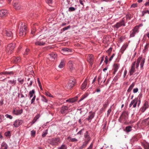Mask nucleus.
<instances>
[{"mask_svg": "<svg viewBox=\"0 0 149 149\" xmlns=\"http://www.w3.org/2000/svg\"><path fill=\"white\" fill-rule=\"evenodd\" d=\"M39 115H37L34 118L33 120L32 121V124L34 123L39 118Z\"/></svg>", "mask_w": 149, "mask_h": 149, "instance_id": "nucleus-36", "label": "nucleus"}, {"mask_svg": "<svg viewBox=\"0 0 149 149\" xmlns=\"http://www.w3.org/2000/svg\"><path fill=\"white\" fill-rule=\"evenodd\" d=\"M57 56V54L52 53L49 55V60L51 61H54Z\"/></svg>", "mask_w": 149, "mask_h": 149, "instance_id": "nucleus-17", "label": "nucleus"}, {"mask_svg": "<svg viewBox=\"0 0 149 149\" xmlns=\"http://www.w3.org/2000/svg\"><path fill=\"white\" fill-rule=\"evenodd\" d=\"M29 95L30 97V99L33 96V97L34 95H35V90H32L30 91L29 93Z\"/></svg>", "mask_w": 149, "mask_h": 149, "instance_id": "nucleus-25", "label": "nucleus"}, {"mask_svg": "<svg viewBox=\"0 0 149 149\" xmlns=\"http://www.w3.org/2000/svg\"><path fill=\"white\" fill-rule=\"evenodd\" d=\"M15 47V44L10 43L6 47V52L9 54H10Z\"/></svg>", "mask_w": 149, "mask_h": 149, "instance_id": "nucleus-6", "label": "nucleus"}, {"mask_svg": "<svg viewBox=\"0 0 149 149\" xmlns=\"http://www.w3.org/2000/svg\"><path fill=\"white\" fill-rule=\"evenodd\" d=\"M139 26H135L132 30V31L130 34V37H133L135 34L139 32Z\"/></svg>", "mask_w": 149, "mask_h": 149, "instance_id": "nucleus-12", "label": "nucleus"}, {"mask_svg": "<svg viewBox=\"0 0 149 149\" xmlns=\"http://www.w3.org/2000/svg\"><path fill=\"white\" fill-rule=\"evenodd\" d=\"M132 17V15L131 14H128L126 16V18L127 19L130 20Z\"/></svg>", "mask_w": 149, "mask_h": 149, "instance_id": "nucleus-43", "label": "nucleus"}, {"mask_svg": "<svg viewBox=\"0 0 149 149\" xmlns=\"http://www.w3.org/2000/svg\"><path fill=\"white\" fill-rule=\"evenodd\" d=\"M145 61V58H142L141 57H139L138 58L136 63V69H138L139 66V64L140 63V67L142 69L144 64Z\"/></svg>", "mask_w": 149, "mask_h": 149, "instance_id": "nucleus-3", "label": "nucleus"}, {"mask_svg": "<svg viewBox=\"0 0 149 149\" xmlns=\"http://www.w3.org/2000/svg\"><path fill=\"white\" fill-rule=\"evenodd\" d=\"M129 113L127 111H124L123 112L119 118V121L121 123H123L127 119Z\"/></svg>", "mask_w": 149, "mask_h": 149, "instance_id": "nucleus-2", "label": "nucleus"}, {"mask_svg": "<svg viewBox=\"0 0 149 149\" xmlns=\"http://www.w3.org/2000/svg\"><path fill=\"white\" fill-rule=\"evenodd\" d=\"M128 46V45L127 43L125 44L122 47L120 51L122 53H123L125 49H126Z\"/></svg>", "mask_w": 149, "mask_h": 149, "instance_id": "nucleus-28", "label": "nucleus"}, {"mask_svg": "<svg viewBox=\"0 0 149 149\" xmlns=\"http://www.w3.org/2000/svg\"><path fill=\"white\" fill-rule=\"evenodd\" d=\"M29 50L28 49H26L25 51L24 52V54L25 55H27L28 54V52H29Z\"/></svg>", "mask_w": 149, "mask_h": 149, "instance_id": "nucleus-61", "label": "nucleus"}, {"mask_svg": "<svg viewBox=\"0 0 149 149\" xmlns=\"http://www.w3.org/2000/svg\"><path fill=\"white\" fill-rule=\"evenodd\" d=\"M70 26H68L65 27L63 29V31H65L66 30H67L68 29H70Z\"/></svg>", "mask_w": 149, "mask_h": 149, "instance_id": "nucleus-57", "label": "nucleus"}, {"mask_svg": "<svg viewBox=\"0 0 149 149\" xmlns=\"http://www.w3.org/2000/svg\"><path fill=\"white\" fill-rule=\"evenodd\" d=\"M22 25V26L20 28L19 34L20 36H24L27 32V27L24 24Z\"/></svg>", "mask_w": 149, "mask_h": 149, "instance_id": "nucleus-4", "label": "nucleus"}, {"mask_svg": "<svg viewBox=\"0 0 149 149\" xmlns=\"http://www.w3.org/2000/svg\"><path fill=\"white\" fill-rule=\"evenodd\" d=\"M138 91V89L137 88H136L133 90V92L134 93H137Z\"/></svg>", "mask_w": 149, "mask_h": 149, "instance_id": "nucleus-60", "label": "nucleus"}, {"mask_svg": "<svg viewBox=\"0 0 149 149\" xmlns=\"http://www.w3.org/2000/svg\"><path fill=\"white\" fill-rule=\"evenodd\" d=\"M22 109H21L20 110L15 109L13 110V113L14 114L16 115H18L21 114L22 112Z\"/></svg>", "mask_w": 149, "mask_h": 149, "instance_id": "nucleus-23", "label": "nucleus"}, {"mask_svg": "<svg viewBox=\"0 0 149 149\" xmlns=\"http://www.w3.org/2000/svg\"><path fill=\"white\" fill-rule=\"evenodd\" d=\"M138 100V98H135L132 101L129 105L130 107L133 105V107H135Z\"/></svg>", "mask_w": 149, "mask_h": 149, "instance_id": "nucleus-14", "label": "nucleus"}, {"mask_svg": "<svg viewBox=\"0 0 149 149\" xmlns=\"http://www.w3.org/2000/svg\"><path fill=\"white\" fill-rule=\"evenodd\" d=\"M61 51L63 54L65 55L67 54H69V52H71L72 51V50L67 48H65L62 49Z\"/></svg>", "mask_w": 149, "mask_h": 149, "instance_id": "nucleus-15", "label": "nucleus"}, {"mask_svg": "<svg viewBox=\"0 0 149 149\" xmlns=\"http://www.w3.org/2000/svg\"><path fill=\"white\" fill-rule=\"evenodd\" d=\"M94 57L93 55L89 54L88 55L87 60L91 65H92L93 62Z\"/></svg>", "mask_w": 149, "mask_h": 149, "instance_id": "nucleus-13", "label": "nucleus"}, {"mask_svg": "<svg viewBox=\"0 0 149 149\" xmlns=\"http://www.w3.org/2000/svg\"><path fill=\"white\" fill-rule=\"evenodd\" d=\"M149 47V43H146V44L144 47V50H146Z\"/></svg>", "mask_w": 149, "mask_h": 149, "instance_id": "nucleus-54", "label": "nucleus"}, {"mask_svg": "<svg viewBox=\"0 0 149 149\" xmlns=\"http://www.w3.org/2000/svg\"><path fill=\"white\" fill-rule=\"evenodd\" d=\"M77 100V98L75 97L72 99H70L66 100L67 102H75Z\"/></svg>", "mask_w": 149, "mask_h": 149, "instance_id": "nucleus-33", "label": "nucleus"}, {"mask_svg": "<svg viewBox=\"0 0 149 149\" xmlns=\"http://www.w3.org/2000/svg\"><path fill=\"white\" fill-rule=\"evenodd\" d=\"M148 102H145L143 106L141 108L140 110L142 112H144L148 108Z\"/></svg>", "mask_w": 149, "mask_h": 149, "instance_id": "nucleus-19", "label": "nucleus"}, {"mask_svg": "<svg viewBox=\"0 0 149 149\" xmlns=\"http://www.w3.org/2000/svg\"><path fill=\"white\" fill-rule=\"evenodd\" d=\"M27 81H28V82H27V84L28 85V86H31L32 84L33 81L32 80H31L30 78H29L28 79Z\"/></svg>", "mask_w": 149, "mask_h": 149, "instance_id": "nucleus-35", "label": "nucleus"}, {"mask_svg": "<svg viewBox=\"0 0 149 149\" xmlns=\"http://www.w3.org/2000/svg\"><path fill=\"white\" fill-rule=\"evenodd\" d=\"M75 82V79L73 77H71L65 86V87L68 89H70L74 86Z\"/></svg>", "mask_w": 149, "mask_h": 149, "instance_id": "nucleus-1", "label": "nucleus"}, {"mask_svg": "<svg viewBox=\"0 0 149 149\" xmlns=\"http://www.w3.org/2000/svg\"><path fill=\"white\" fill-rule=\"evenodd\" d=\"M135 84V83L134 82H133L132 84L130 86L129 88L127 90V92H130L131 90H132L133 88L134 87V85Z\"/></svg>", "mask_w": 149, "mask_h": 149, "instance_id": "nucleus-30", "label": "nucleus"}, {"mask_svg": "<svg viewBox=\"0 0 149 149\" xmlns=\"http://www.w3.org/2000/svg\"><path fill=\"white\" fill-rule=\"evenodd\" d=\"M68 65L70 69H72L73 67L72 62L70 61L68 63Z\"/></svg>", "mask_w": 149, "mask_h": 149, "instance_id": "nucleus-42", "label": "nucleus"}, {"mask_svg": "<svg viewBox=\"0 0 149 149\" xmlns=\"http://www.w3.org/2000/svg\"><path fill=\"white\" fill-rule=\"evenodd\" d=\"M68 109L67 106H63L61 109V112L62 114H64L66 113V111Z\"/></svg>", "mask_w": 149, "mask_h": 149, "instance_id": "nucleus-20", "label": "nucleus"}, {"mask_svg": "<svg viewBox=\"0 0 149 149\" xmlns=\"http://www.w3.org/2000/svg\"><path fill=\"white\" fill-rule=\"evenodd\" d=\"M108 104V103L107 102H105V104H104L103 105V107L104 108V109H105L107 107Z\"/></svg>", "mask_w": 149, "mask_h": 149, "instance_id": "nucleus-52", "label": "nucleus"}, {"mask_svg": "<svg viewBox=\"0 0 149 149\" xmlns=\"http://www.w3.org/2000/svg\"><path fill=\"white\" fill-rule=\"evenodd\" d=\"M87 84V80L86 79L84 80V82L81 85V88L82 89H84L86 87Z\"/></svg>", "mask_w": 149, "mask_h": 149, "instance_id": "nucleus-27", "label": "nucleus"}, {"mask_svg": "<svg viewBox=\"0 0 149 149\" xmlns=\"http://www.w3.org/2000/svg\"><path fill=\"white\" fill-rule=\"evenodd\" d=\"M84 136L85 138V141L84 143H86L87 142V144H88L89 141L90 140V138L88 134V132L87 131H86V132L85 133Z\"/></svg>", "mask_w": 149, "mask_h": 149, "instance_id": "nucleus-18", "label": "nucleus"}, {"mask_svg": "<svg viewBox=\"0 0 149 149\" xmlns=\"http://www.w3.org/2000/svg\"><path fill=\"white\" fill-rule=\"evenodd\" d=\"M145 6H149V0H148V1L145 3Z\"/></svg>", "mask_w": 149, "mask_h": 149, "instance_id": "nucleus-64", "label": "nucleus"}, {"mask_svg": "<svg viewBox=\"0 0 149 149\" xmlns=\"http://www.w3.org/2000/svg\"><path fill=\"white\" fill-rule=\"evenodd\" d=\"M13 6L14 8L16 10H19L21 8L20 4L17 0L13 1Z\"/></svg>", "mask_w": 149, "mask_h": 149, "instance_id": "nucleus-10", "label": "nucleus"}, {"mask_svg": "<svg viewBox=\"0 0 149 149\" xmlns=\"http://www.w3.org/2000/svg\"><path fill=\"white\" fill-rule=\"evenodd\" d=\"M8 82L10 84L12 85V86H13L16 84V81L14 79L10 80L8 81Z\"/></svg>", "mask_w": 149, "mask_h": 149, "instance_id": "nucleus-32", "label": "nucleus"}, {"mask_svg": "<svg viewBox=\"0 0 149 149\" xmlns=\"http://www.w3.org/2000/svg\"><path fill=\"white\" fill-rule=\"evenodd\" d=\"M67 146L64 144L62 145L61 147L58 148V149H67Z\"/></svg>", "mask_w": 149, "mask_h": 149, "instance_id": "nucleus-39", "label": "nucleus"}, {"mask_svg": "<svg viewBox=\"0 0 149 149\" xmlns=\"http://www.w3.org/2000/svg\"><path fill=\"white\" fill-rule=\"evenodd\" d=\"M22 123V121L21 120H17L15 121L13 125L15 127H17Z\"/></svg>", "mask_w": 149, "mask_h": 149, "instance_id": "nucleus-21", "label": "nucleus"}, {"mask_svg": "<svg viewBox=\"0 0 149 149\" xmlns=\"http://www.w3.org/2000/svg\"><path fill=\"white\" fill-rule=\"evenodd\" d=\"M8 13L6 10H0V17H4L8 16Z\"/></svg>", "mask_w": 149, "mask_h": 149, "instance_id": "nucleus-11", "label": "nucleus"}, {"mask_svg": "<svg viewBox=\"0 0 149 149\" xmlns=\"http://www.w3.org/2000/svg\"><path fill=\"white\" fill-rule=\"evenodd\" d=\"M36 131L34 130H33L31 131V135L33 137H34L36 134Z\"/></svg>", "mask_w": 149, "mask_h": 149, "instance_id": "nucleus-48", "label": "nucleus"}, {"mask_svg": "<svg viewBox=\"0 0 149 149\" xmlns=\"http://www.w3.org/2000/svg\"><path fill=\"white\" fill-rule=\"evenodd\" d=\"M4 135L6 136H11L10 132V131L6 132L5 133Z\"/></svg>", "mask_w": 149, "mask_h": 149, "instance_id": "nucleus-46", "label": "nucleus"}, {"mask_svg": "<svg viewBox=\"0 0 149 149\" xmlns=\"http://www.w3.org/2000/svg\"><path fill=\"white\" fill-rule=\"evenodd\" d=\"M45 94L46 95L49 97H52V95L49 92L47 91L45 93Z\"/></svg>", "mask_w": 149, "mask_h": 149, "instance_id": "nucleus-53", "label": "nucleus"}, {"mask_svg": "<svg viewBox=\"0 0 149 149\" xmlns=\"http://www.w3.org/2000/svg\"><path fill=\"white\" fill-rule=\"evenodd\" d=\"M65 65V62L63 60H62L59 65L58 67L60 68H63Z\"/></svg>", "mask_w": 149, "mask_h": 149, "instance_id": "nucleus-29", "label": "nucleus"}, {"mask_svg": "<svg viewBox=\"0 0 149 149\" xmlns=\"http://www.w3.org/2000/svg\"><path fill=\"white\" fill-rule=\"evenodd\" d=\"M125 19L123 18L121 21L117 23L116 24L114 25V27L116 29H118L121 26H125Z\"/></svg>", "mask_w": 149, "mask_h": 149, "instance_id": "nucleus-7", "label": "nucleus"}, {"mask_svg": "<svg viewBox=\"0 0 149 149\" xmlns=\"http://www.w3.org/2000/svg\"><path fill=\"white\" fill-rule=\"evenodd\" d=\"M137 4L136 3H133L132 4L131 6V7H132V8H135L137 6Z\"/></svg>", "mask_w": 149, "mask_h": 149, "instance_id": "nucleus-63", "label": "nucleus"}, {"mask_svg": "<svg viewBox=\"0 0 149 149\" xmlns=\"http://www.w3.org/2000/svg\"><path fill=\"white\" fill-rule=\"evenodd\" d=\"M94 116V114L93 113H91L90 115L88 117L87 119L88 120H90L91 121V120L93 118Z\"/></svg>", "mask_w": 149, "mask_h": 149, "instance_id": "nucleus-37", "label": "nucleus"}, {"mask_svg": "<svg viewBox=\"0 0 149 149\" xmlns=\"http://www.w3.org/2000/svg\"><path fill=\"white\" fill-rule=\"evenodd\" d=\"M47 134V130H46V131L45 132H43V133L42 135V136L43 137H45L46 135Z\"/></svg>", "mask_w": 149, "mask_h": 149, "instance_id": "nucleus-50", "label": "nucleus"}, {"mask_svg": "<svg viewBox=\"0 0 149 149\" xmlns=\"http://www.w3.org/2000/svg\"><path fill=\"white\" fill-rule=\"evenodd\" d=\"M67 139L68 140L70 139V141L72 142H76L78 141V140L77 139L75 138H72L70 136L68 137L67 138Z\"/></svg>", "mask_w": 149, "mask_h": 149, "instance_id": "nucleus-34", "label": "nucleus"}, {"mask_svg": "<svg viewBox=\"0 0 149 149\" xmlns=\"http://www.w3.org/2000/svg\"><path fill=\"white\" fill-rule=\"evenodd\" d=\"M136 66V61H134L132 65L131 69L130 70V75H132L135 72V67Z\"/></svg>", "mask_w": 149, "mask_h": 149, "instance_id": "nucleus-9", "label": "nucleus"}, {"mask_svg": "<svg viewBox=\"0 0 149 149\" xmlns=\"http://www.w3.org/2000/svg\"><path fill=\"white\" fill-rule=\"evenodd\" d=\"M84 130V129H82L80 131H79L77 133V134H81L82 133V132Z\"/></svg>", "mask_w": 149, "mask_h": 149, "instance_id": "nucleus-62", "label": "nucleus"}, {"mask_svg": "<svg viewBox=\"0 0 149 149\" xmlns=\"http://www.w3.org/2000/svg\"><path fill=\"white\" fill-rule=\"evenodd\" d=\"M125 130L128 132H130L132 130V127L130 126H127L126 127Z\"/></svg>", "mask_w": 149, "mask_h": 149, "instance_id": "nucleus-41", "label": "nucleus"}, {"mask_svg": "<svg viewBox=\"0 0 149 149\" xmlns=\"http://www.w3.org/2000/svg\"><path fill=\"white\" fill-rule=\"evenodd\" d=\"M3 33L9 39H11L13 36V33L10 31L5 30L3 31Z\"/></svg>", "mask_w": 149, "mask_h": 149, "instance_id": "nucleus-8", "label": "nucleus"}, {"mask_svg": "<svg viewBox=\"0 0 149 149\" xmlns=\"http://www.w3.org/2000/svg\"><path fill=\"white\" fill-rule=\"evenodd\" d=\"M14 62L15 63L20 62V58L19 57H14L13 59Z\"/></svg>", "mask_w": 149, "mask_h": 149, "instance_id": "nucleus-31", "label": "nucleus"}, {"mask_svg": "<svg viewBox=\"0 0 149 149\" xmlns=\"http://www.w3.org/2000/svg\"><path fill=\"white\" fill-rule=\"evenodd\" d=\"M14 73L13 72L10 71V72H0V75H2L3 74L6 75V74H13Z\"/></svg>", "mask_w": 149, "mask_h": 149, "instance_id": "nucleus-26", "label": "nucleus"}, {"mask_svg": "<svg viewBox=\"0 0 149 149\" xmlns=\"http://www.w3.org/2000/svg\"><path fill=\"white\" fill-rule=\"evenodd\" d=\"M147 13L149 14V10H147L143 11L142 12V16H143L145 14Z\"/></svg>", "mask_w": 149, "mask_h": 149, "instance_id": "nucleus-55", "label": "nucleus"}, {"mask_svg": "<svg viewBox=\"0 0 149 149\" xmlns=\"http://www.w3.org/2000/svg\"><path fill=\"white\" fill-rule=\"evenodd\" d=\"M5 116L7 118H9L10 119H11L13 118V117L11 115H9L8 114L6 115Z\"/></svg>", "mask_w": 149, "mask_h": 149, "instance_id": "nucleus-59", "label": "nucleus"}, {"mask_svg": "<svg viewBox=\"0 0 149 149\" xmlns=\"http://www.w3.org/2000/svg\"><path fill=\"white\" fill-rule=\"evenodd\" d=\"M87 144V142L86 143L84 142L82 146L79 148V149H82L83 148H85L86 147Z\"/></svg>", "mask_w": 149, "mask_h": 149, "instance_id": "nucleus-40", "label": "nucleus"}, {"mask_svg": "<svg viewBox=\"0 0 149 149\" xmlns=\"http://www.w3.org/2000/svg\"><path fill=\"white\" fill-rule=\"evenodd\" d=\"M61 142V141L59 138H54L51 139V144L53 146H58Z\"/></svg>", "mask_w": 149, "mask_h": 149, "instance_id": "nucleus-5", "label": "nucleus"}, {"mask_svg": "<svg viewBox=\"0 0 149 149\" xmlns=\"http://www.w3.org/2000/svg\"><path fill=\"white\" fill-rule=\"evenodd\" d=\"M143 146L145 149H149V143L147 142H145L143 144Z\"/></svg>", "mask_w": 149, "mask_h": 149, "instance_id": "nucleus-38", "label": "nucleus"}, {"mask_svg": "<svg viewBox=\"0 0 149 149\" xmlns=\"http://www.w3.org/2000/svg\"><path fill=\"white\" fill-rule=\"evenodd\" d=\"M75 10V8L73 7H70L69 8L68 10L69 11H72Z\"/></svg>", "mask_w": 149, "mask_h": 149, "instance_id": "nucleus-51", "label": "nucleus"}, {"mask_svg": "<svg viewBox=\"0 0 149 149\" xmlns=\"http://www.w3.org/2000/svg\"><path fill=\"white\" fill-rule=\"evenodd\" d=\"M46 42V41L45 40V39H42L36 42L35 43V44L36 45H43L45 44V42Z\"/></svg>", "mask_w": 149, "mask_h": 149, "instance_id": "nucleus-16", "label": "nucleus"}, {"mask_svg": "<svg viewBox=\"0 0 149 149\" xmlns=\"http://www.w3.org/2000/svg\"><path fill=\"white\" fill-rule=\"evenodd\" d=\"M36 98V95H34L33 97V98L31 100V104H32L34 102Z\"/></svg>", "mask_w": 149, "mask_h": 149, "instance_id": "nucleus-58", "label": "nucleus"}, {"mask_svg": "<svg viewBox=\"0 0 149 149\" xmlns=\"http://www.w3.org/2000/svg\"><path fill=\"white\" fill-rule=\"evenodd\" d=\"M142 123L143 125L149 126V117L143 120L142 121Z\"/></svg>", "mask_w": 149, "mask_h": 149, "instance_id": "nucleus-22", "label": "nucleus"}, {"mask_svg": "<svg viewBox=\"0 0 149 149\" xmlns=\"http://www.w3.org/2000/svg\"><path fill=\"white\" fill-rule=\"evenodd\" d=\"M19 83L21 84H22L24 82V79H21V78H18L17 79Z\"/></svg>", "mask_w": 149, "mask_h": 149, "instance_id": "nucleus-44", "label": "nucleus"}, {"mask_svg": "<svg viewBox=\"0 0 149 149\" xmlns=\"http://www.w3.org/2000/svg\"><path fill=\"white\" fill-rule=\"evenodd\" d=\"M42 101L45 102H47V99L44 96H42Z\"/></svg>", "mask_w": 149, "mask_h": 149, "instance_id": "nucleus-47", "label": "nucleus"}, {"mask_svg": "<svg viewBox=\"0 0 149 149\" xmlns=\"http://www.w3.org/2000/svg\"><path fill=\"white\" fill-rule=\"evenodd\" d=\"M111 107L108 109V110L107 111V117H108L109 116L110 113L111 111Z\"/></svg>", "mask_w": 149, "mask_h": 149, "instance_id": "nucleus-49", "label": "nucleus"}, {"mask_svg": "<svg viewBox=\"0 0 149 149\" xmlns=\"http://www.w3.org/2000/svg\"><path fill=\"white\" fill-rule=\"evenodd\" d=\"M87 96V94H84L82 96L80 100H79V102H80L81 100H83V99H84L85 97H86Z\"/></svg>", "mask_w": 149, "mask_h": 149, "instance_id": "nucleus-45", "label": "nucleus"}, {"mask_svg": "<svg viewBox=\"0 0 149 149\" xmlns=\"http://www.w3.org/2000/svg\"><path fill=\"white\" fill-rule=\"evenodd\" d=\"M120 65L119 64H116L114 65L113 74H115L117 71Z\"/></svg>", "mask_w": 149, "mask_h": 149, "instance_id": "nucleus-24", "label": "nucleus"}, {"mask_svg": "<svg viewBox=\"0 0 149 149\" xmlns=\"http://www.w3.org/2000/svg\"><path fill=\"white\" fill-rule=\"evenodd\" d=\"M112 50V48H110L107 51V53H108L109 55L110 54Z\"/></svg>", "mask_w": 149, "mask_h": 149, "instance_id": "nucleus-56", "label": "nucleus"}]
</instances>
